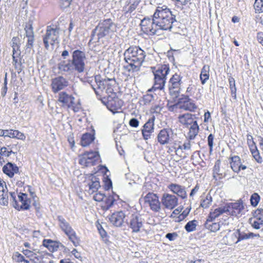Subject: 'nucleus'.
Returning <instances> with one entry per match:
<instances>
[{"label":"nucleus","mask_w":263,"mask_h":263,"mask_svg":"<svg viewBox=\"0 0 263 263\" xmlns=\"http://www.w3.org/2000/svg\"><path fill=\"white\" fill-rule=\"evenodd\" d=\"M125 62L127 64L124 68L128 71H138L144 62L145 52L138 46H130L123 53Z\"/></svg>","instance_id":"f257e3e1"},{"label":"nucleus","mask_w":263,"mask_h":263,"mask_svg":"<svg viewBox=\"0 0 263 263\" xmlns=\"http://www.w3.org/2000/svg\"><path fill=\"white\" fill-rule=\"evenodd\" d=\"M154 23L158 30L171 31L174 23L177 22L176 16L165 5L158 6L154 13Z\"/></svg>","instance_id":"f03ea898"},{"label":"nucleus","mask_w":263,"mask_h":263,"mask_svg":"<svg viewBox=\"0 0 263 263\" xmlns=\"http://www.w3.org/2000/svg\"><path fill=\"white\" fill-rule=\"evenodd\" d=\"M81 80L90 84L98 96H104L105 93L108 94L114 91V86L116 82L114 79H101L100 76H96L94 82L92 77H84Z\"/></svg>","instance_id":"7ed1b4c3"},{"label":"nucleus","mask_w":263,"mask_h":263,"mask_svg":"<svg viewBox=\"0 0 263 263\" xmlns=\"http://www.w3.org/2000/svg\"><path fill=\"white\" fill-rule=\"evenodd\" d=\"M152 72L154 76V82L153 87L148 91L156 90H162L165 86L167 75L170 69L168 64L159 65L155 67H151Z\"/></svg>","instance_id":"20e7f679"},{"label":"nucleus","mask_w":263,"mask_h":263,"mask_svg":"<svg viewBox=\"0 0 263 263\" xmlns=\"http://www.w3.org/2000/svg\"><path fill=\"white\" fill-rule=\"evenodd\" d=\"M116 26L112 20L107 18L100 21L99 23L92 31L91 40H99L116 31Z\"/></svg>","instance_id":"39448f33"},{"label":"nucleus","mask_w":263,"mask_h":263,"mask_svg":"<svg viewBox=\"0 0 263 263\" xmlns=\"http://www.w3.org/2000/svg\"><path fill=\"white\" fill-rule=\"evenodd\" d=\"M194 117L195 115L189 113L179 115L178 117L179 122L185 127H189L187 135L190 140L194 139L199 130V126Z\"/></svg>","instance_id":"423d86ee"},{"label":"nucleus","mask_w":263,"mask_h":263,"mask_svg":"<svg viewBox=\"0 0 263 263\" xmlns=\"http://www.w3.org/2000/svg\"><path fill=\"white\" fill-rule=\"evenodd\" d=\"M102 102L105 104L107 108L110 110L113 114L116 112H120L119 110L121 109L123 105V101L116 96L115 93L113 91L108 94L105 93Z\"/></svg>","instance_id":"0eeeda50"},{"label":"nucleus","mask_w":263,"mask_h":263,"mask_svg":"<svg viewBox=\"0 0 263 263\" xmlns=\"http://www.w3.org/2000/svg\"><path fill=\"white\" fill-rule=\"evenodd\" d=\"M57 219L59 222V226L62 230L68 236L69 239L73 243L76 247L79 245L80 240L76 236V233L71 228L69 222L62 216H58Z\"/></svg>","instance_id":"6e6552de"},{"label":"nucleus","mask_w":263,"mask_h":263,"mask_svg":"<svg viewBox=\"0 0 263 263\" xmlns=\"http://www.w3.org/2000/svg\"><path fill=\"white\" fill-rule=\"evenodd\" d=\"M85 60L86 54L84 52L80 50H76L73 51L71 61L75 71L79 73H82L84 71Z\"/></svg>","instance_id":"1a4fd4ad"},{"label":"nucleus","mask_w":263,"mask_h":263,"mask_svg":"<svg viewBox=\"0 0 263 263\" xmlns=\"http://www.w3.org/2000/svg\"><path fill=\"white\" fill-rule=\"evenodd\" d=\"M59 29L53 26H47L46 33L43 36V43L46 49H48L49 45H53L59 38Z\"/></svg>","instance_id":"9d476101"},{"label":"nucleus","mask_w":263,"mask_h":263,"mask_svg":"<svg viewBox=\"0 0 263 263\" xmlns=\"http://www.w3.org/2000/svg\"><path fill=\"white\" fill-rule=\"evenodd\" d=\"M79 157V163L86 167L96 165L100 158L98 152L93 151L85 152Z\"/></svg>","instance_id":"9b49d317"},{"label":"nucleus","mask_w":263,"mask_h":263,"mask_svg":"<svg viewBox=\"0 0 263 263\" xmlns=\"http://www.w3.org/2000/svg\"><path fill=\"white\" fill-rule=\"evenodd\" d=\"M182 77L177 73L172 76L168 82V89L171 96L176 98L180 92Z\"/></svg>","instance_id":"f8f14e48"},{"label":"nucleus","mask_w":263,"mask_h":263,"mask_svg":"<svg viewBox=\"0 0 263 263\" xmlns=\"http://www.w3.org/2000/svg\"><path fill=\"white\" fill-rule=\"evenodd\" d=\"M154 15H153V18L149 17H144L141 21L140 25L141 30L145 34L148 35H154L157 33L158 30V27L155 23Z\"/></svg>","instance_id":"ddd939ff"},{"label":"nucleus","mask_w":263,"mask_h":263,"mask_svg":"<svg viewBox=\"0 0 263 263\" xmlns=\"http://www.w3.org/2000/svg\"><path fill=\"white\" fill-rule=\"evenodd\" d=\"M128 224L132 232L137 233L140 232L143 226V219L138 214H132Z\"/></svg>","instance_id":"4468645a"},{"label":"nucleus","mask_w":263,"mask_h":263,"mask_svg":"<svg viewBox=\"0 0 263 263\" xmlns=\"http://www.w3.org/2000/svg\"><path fill=\"white\" fill-rule=\"evenodd\" d=\"M145 202L148 204L151 209L154 212H159L161 209V203L156 194L148 193L144 197Z\"/></svg>","instance_id":"2eb2a0df"},{"label":"nucleus","mask_w":263,"mask_h":263,"mask_svg":"<svg viewBox=\"0 0 263 263\" xmlns=\"http://www.w3.org/2000/svg\"><path fill=\"white\" fill-rule=\"evenodd\" d=\"M161 203L166 209L172 210L178 205V199L174 195L164 193L161 198Z\"/></svg>","instance_id":"dca6fc26"},{"label":"nucleus","mask_w":263,"mask_h":263,"mask_svg":"<svg viewBox=\"0 0 263 263\" xmlns=\"http://www.w3.org/2000/svg\"><path fill=\"white\" fill-rule=\"evenodd\" d=\"M158 142L161 145L170 143L173 140V132L171 129L164 128L161 129L157 135Z\"/></svg>","instance_id":"f3484780"},{"label":"nucleus","mask_w":263,"mask_h":263,"mask_svg":"<svg viewBox=\"0 0 263 263\" xmlns=\"http://www.w3.org/2000/svg\"><path fill=\"white\" fill-rule=\"evenodd\" d=\"M68 85V81L62 76H59L52 80L51 86L54 93H57L63 89Z\"/></svg>","instance_id":"a211bd4d"},{"label":"nucleus","mask_w":263,"mask_h":263,"mask_svg":"<svg viewBox=\"0 0 263 263\" xmlns=\"http://www.w3.org/2000/svg\"><path fill=\"white\" fill-rule=\"evenodd\" d=\"M179 100L181 109L194 112L197 108V106L195 104L194 101L190 99L187 95L185 96L183 98H180Z\"/></svg>","instance_id":"6ab92c4d"},{"label":"nucleus","mask_w":263,"mask_h":263,"mask_svg":"<svg viewBox=\"0 0 263 263\" xmlns=\"http://www.w3.org/2000/svg\"><path fill=\"white\" fill-rule=\"evenodd\" d=\"M154 121L155 117H153L143 125L142 134L144 140H148L151 138L152 134L154 132Z\"/></svg>","instance_id":"aec40b11"},{"label":"nucleus","mask_w":263,"mask_h":263,"mask_svg":"<svg viewBox=\"0 0 263 263\" xmlns=\"http://www.w3.org/2000/svg\"><path fill=\"white\" fill-rule=\"evenodd\" d=\"M226 213L237 216L243 209L242 204L239 202L230 203L224 206Z\"/></svg>","instance_id":"412c9836"},{"label":"nucleus","mask_w":263,"mask_h":263,"mask_svg":"<svg viewBox=\"0 0 263 263\" xmlns=\"http://www.w3.org/2000/svg\"><path fill=\"white\" fill-rule=\"evenodd\" d=\"M167 187L174 194L177 195L182 199L187 198V193L185 186L176 183H171L167 186Z\"/></svg>","instance_id":"4be33fe9"},{"label":"nucleus","mask_w":263,"mask_h":263,"mask_svg":"<svg viewBox=\"0 0 263 263\" xmlns=\"http://www.w3.org/2000/svg\"><path fill=\"white\" fill-rule=\"evenodd\" d=\"M75 98L65 92H61L59 95L58 101L68 108L74 107Z\"/></svg>","instance_id":"5701e85b"},{"label":"nucleus","mask_w":263,"mask_h":263,"mask_svg":"<svg viewBox=\"0 0 263 263\" xmlns=\"http://www.w3.org/2000/svg\"><path fill=\"white\" fill-rule=\"evenodd\" d=\"M126 217L125 213L122 211L113 213L109 218L110 222L116 227H121Z\"/></svg>","instance_id":"b1692460"},{"label":"nucleus","mask_w":263,"mask_h":263,"mask_svg":"<svg viewBox=\"0 0 263 263\" xmlns=\"http://www.w3.org/2000/svg\"><path fill=\"white\" fill-rule=\"evenodd\" d=\"M231 167L232 170L237 173H238L241 170H245L247 166L242 164L241 159L238 156H234L230 158Z\"/></svg>","instance_id":"393cba45"},{"label":"nucleus","mask_w":263,"mask_h":263,"mask_svg":"<svg viewBox=\"0 0 263 263\" xmlns=\"http://www.w3.org/2000/svg\"><path fill=\"white\" fill-rule=\"evenodd\" d=\"M8 192L6 183L0 180V203L2 205H7L8 204Z\"/></svg>","instance_id":"a878e982"},{"label":"nucleus","mask_w":263,"mask_h":263,"mask_svg":"<svg viewBox=\"0 0 263 263\" xmlns=\"http://www.w3.org/2000/svg\"><path fill=\"white\" fill-rule=\"evenodd\" d=\"M4 173L8 175L9 177L12 178L14 174H17L19 172V168L17 166L11 162H8L3 167Z\"/></svg>","instance_id":"bb28decb"},{"label":"nucleus","mask_w":263,"mask_h":263,"mask_svg":"<svg viewBox=\"0 0 263 263\" xmlns=\"http://www.w3.org/2000/svg\"><path fill=\"white\" fill-rule=\"evenodd\" d=\"M43 246L47 248L51 252L57 251L60 246L63 247V245L60 242L46 239L43 241Z\"/></svg>","instance_id":"cd10ccee"},{"label":"nucleus","mask_w":263,"mask_h":263,"mask_svg":"<svg viewBox=\"0 0 263 263\" xmlns=\"http://www.w3.org/2000/svg\"><path fill=\"white\" fill-rule=\"evenodd\" d=\"M58 68L61 71L68 72L69 73H71L75 71L72 62L70 60L61 61L58 65Z\"/></svg>","instance_id":"c85d7f7f"},{"label":"nucleus","mask_w":263,"mask_h":263,"mask_svg":"<svg viewBox=\"0 0 263 263\" xmlns=\"http://www.w3.org/2000/svg\"><path fill=\"white\" fill-rule=\"evenodd\" d=\"M18 198L22 204L19 205V209H16L19 211L21 210H28L30 208V200L28 198L27 195L20 193L18 195Z\"/></svg>","instance_id":"c756f323"},{"label":"nucleus","mask_w":263,"mask_h":263,"mask_svg":"<svg viewBox=\"0 0 263 263\" xmlns=\"http://www.w3.org/2000/svg\"><path fill=\"white\" fill-rule=\"evenodd\" d=\"M140 1V0H127L126 5L123 8L125 13H130L133 12L139 4Z\"/></svg>","instance_id":"7c9ffc66"},{"label":"nucleus","mask_w":263,"mask_h":263,"mask_svg":"<svg viewBox=\"0 0 263 263\" xmlns=\"http://www.w3.org/2000/svg\"><path fill=\"white\" fill-rule=\"evenodd\" d=\"M5 134V137L16 138L22 140H25L26 139L25 135L17 130L7 129Z\"/></svg>","instance_id":"2f4dec72"},{"label":"nucleus","mask_w":263,"mask_h":263,"mask_svg":"<svg viewBox=\"0 0 263 263\" xmlns=\"http://www.w3.org/2000/svg\"><path fill=\"white\" fill-rule=\"evenodd\" d=\"M116 197H118V196L114 195H109L107 197L105 196L103 201L104 204L102 205L103 209L107 210L111 208L116 201Z\"/></svg>","instance_id":"473e14b6"},{"label":"nucleus","mask_w":263,"mask_h":263,"mask_svg":"<svg viewBox=\"0 0 263 263\" xmlns=\"http://www.w3.org/2000/svg\"><path fill=\"white\" fill-rule=\"evenodd\" d=\"M95 139L94 134L90 133H85L83 134L81 138V144L82 146H87L89 145Z\"/></svg>","instance_id":"72a5a7b5"},{"label":"nucleus","mask_w":263,"mask_h":263,"mask_svg":"<svg viewBox=\"0 0 263 263\" xmlns=\"http://www.w3.org/2000/svg\"><path fill=\"white\" fill-rule=\"evenodd\" d=\"M226 213L224 206H221L211 211L208 216L207 220H214L219 215Z\"/></svg>","instance_id":"f704fd0d"},{"label":"nucleus","mask_w":263,"mask_h":263,"mask_svg":"<svg viewBox=\"0 0 263 263\" xmlns=\"http://www.w3.org/2000/svg\"><path fill=\"white\" fill-rule=\"evenodd\" d=\"M210 66L209 65H204L202 67L200 75V78L202 84H205L206 81L209 79Z\"/></svg>","instance_id":"c9c22d12"},{"label":"nucleus","mask_w":263,"mask_h":263,"mask_svg":"<svg viewBox=\"0 0 263 263\" xmlns=\"http://www.w3.org/2000/svg\"><path fill=\"white\" fill-rule=\"evenodd\" d=\"M213 220H206L204 223V227L206 229L213 232H215L219 230L220 224L217 222H213Z\"/></svg>","instance_id":"e433bc0d"},{"label":"nucleus","mask_w":263,"mask_h":263,"mask_svg":"<svg viewBox=\"0 0 263 263\" xmlns=\"http://www.w3.org/2000/svg\"><path fill=\"white\" fill-rule=\"evenodd\" d=\"M89 186V191L91 193H93L100 186L99 181L95 177L92 178V180L88 183Z\"/></svg>","instance_id":"4c0bfd02"},{"label":"nucleus","mask_w":263,"mask_h":263,"mask_svg":"<svg viewBox=\"0 0 263 263\" xmlns=\"http://www.w3.org/2000/svg\"><path fill=\"white\" fill-rule=\"evenodd\" d=\"M155 101V96L150 93H146L142 97L140 101L143 105L147 106L153 104Z\"/></svg>","instance_id":"58836bf2"},{"label":"nucleus","mask_w":263,"mask_h":263,"mask_svg":"<svg viewBox=\"0 0 263 263\" xmlns=\"http://www.w3.org/2000/svg\"><path fill=\"white\" fill-rule=\"evenodd\" d=\"M233 236L237 239L236 243H237L241 240L248 239V233H246L243 232H241L240 230L237 229L233 234Z\"/></svg>","instance_id":"ea45409f"},{"label":"nucleus","mask_w":263,"mask_h":263,"mask_svg":"<svg viewBox=\"0 0 263 263\" xmlns=\"http://www.w3.org/2000/svg\"><path fill=\"white\" fill-rule=\"evenodd\" d=\"M12 64L15 70L18 73H20L23 70L22 58H16V57L15 58L14 57V58H12Z\"/></svg>","instance_id":"a19ab883"},{"label":"nucleus","mask_w":263,"mask_h":263,"mask_svg":"<svg viewBox=\"0 0 263 263\" xmlns=\"http://www.w3.org/2000/svg\"><path fill=\"white\" fill-rule=\"evenodd\" d=\"M198 222L196 220L189 221L185 226L184 229L187 232L194 231L197 226Z\"/></svg>","instance_id":"79ce46f5"},{"label":"nucleus","mask_w":263,"mask_h":263,"mask_svg":"<svg viewBox=\"0 0 263 263\" xmlns=\"http://www.w3.org/2000/svg\"><path fill=\"white\" fill-rule=\"evenodd\" d=\"M220 171V164L219 162H216L213 168V178L216 180L218 179H220L222 176V174L219 173Z\"/></svg>","instance_id":"37998d69"},{"label":"nucleus","mask_w":263,"mask_h":263,"mask_svg":"<svg viewBox=\"0 0 263 263\" xmlns=\"http://www.w3.org/2000/svg\"><path fill=\"white\" fill-rule=\"evenodd\" d=\"M212 201V198L210 194H208L205 199L202 200L200 203V206L204 209L209 207Z\"/></svg>","instance_id":"c03bdc74"},{"label":"nucleus","mask_w":263,"mask_h":263,"mask_svg":"<svg viewBox=\"0 0 263 263\" xmlns=\"http://www.w3.org/2000/svg\"><path fill=\"white\" fill-rule=\"evenodd\" d=\"M251 154L256 160L259 163H261L262 162V158L260 156L259 151L257 147L250 150Z\"/></svg>","instance_id":"a18cd8bd"},{"label":"nucleus","mask_w":263,"mask_h":263,"mask_svg":"<svg viewBox=\"0 0 263 263\" xmlns=\"http://www.w3.org/2000/svg\"><path fill=\"white\" fill-rule=\"evenodd\" d=\"M254 7L256 13H261L263 12V1L255 0Z\"/></svg>","instance_id":"49530a36"},{"label":"nucleus","mask_w":263,"mask_h":263,"mask_svg":"<svg viewBox=\"0 0 263 263\" xmlns=\"http://www.w3.org/2000/svg\"><path fill=\"white\" fill-rule=\"evenodd\" d=\"M260 196L257 193H253L250 198L251 204L253 206H256L260 200Z\"/></svg>","instance_id":"de8ad7c7"},{"label":"nucleus","mask_w":263,"mask_h":263,"mask_svg":"<svg viewBox=\"0 0 263 263\" xmlns=\"http://www.w3.org/2000/svg\"><path fill=\"white\" fill-rule=\"evenodd\" d=\"M26 32V36L28 37H34V32L32 24L28 23L27 24L25 28Z\"/></svg>","instance_id":"09e8293b"},{"label":"nucleus","mask_w":263,"mask_h":263,"mask_svg":"<svg viewBox=\"0 0 263 263\" xmlns=\"http://www.w3.org/2000/svg\"><path fill=\"white\" fill-rule=\"evenodd\" d=\"M251 226L255 229H259L260 226L263 224V220H253L252 218L249 219Z\"/></svg>","instance_id":"8fccbe9b"},{"label":"nucleus","mask_w":263,"mask_h":263,"mask_svg":"<svg viewBox=\"0 0 263 263\" xmlns=\"http://www.w3.org/2000/svg\"><path fill=\"white\" fill-rule=\"evenodd\" d=\"M247 144L250 148V150L257 147L255 143L253 141V136L250 134L247 135Z\"/></svg>","instance_id":"3c124183"},{"label":"nucleus","mask_w":263,"mask_h":263,"mask_svg":"<svg viewBox=\"0 0 263 263\" xmlns=\"http://www.w3.org/2000/svg\"><path fill=\"white\" fill-rule=\"evenodd\" d=\"M167 107L169 111L172 112H177L178 109H181L180 100L179 99L178 102L173 105H167Z\"/></svg>","instance_id":"603ef678"},{"label":"nucleus","mask_w":263,"mask_h":263,"mask_svg":"<svg viewBox=\"0 0 263 263\" xmlns=\"http://www.w3.org/2000/svg\"><path fill=\"white\" fill-rule=\"evenodd\" d=\"M254 218L258 220H263V209H257L253 214Z\"/></svg>","instance_id":"864d4df0"},{"label":"nucleus","mask_w":263,"mask_h":263,"mask_svg":"<svg viewBox=\"0 0 263 263\" xmlns=\"http://www.w3.org/2000/svg\"><path fill=\"white\" fill-rule=\"evenodd\" d=\"M214 138V136L212 134H210L208 137V142L210 148L209 152L210 154H211L213 152Z\"/></svg>","instance_id":"5fc2aeb1"},{"label":"nucleus","mask_w":263,"mask_h":263,"mask_svg":"<svg viewBox=\"0 0 263 263\" xmlns=\"http://www.w3.org/2000/svg\"><path fill=\"white\" fill-rule=\"evenodd\" d=\"M11 47L15 49L20 48V39L18 37H13L11 42Z\"/></svg>","instance_id":"6e6d98bb"},{"label":"nucleus","mask_w":263,"mask_h":263,"mask_svg":"<svg viewBox=\"0 0 263 263\" xmlns=\"http://www.w3.org/2000/svg\"><path fill=\"white\" fill-rule=\"evenodd\" d=\"M10 200H12L13 202V207L15 209H19V205L17 203L16 200V193H15V192H10Z\"/></svg>","instance_id":"4d7b16f0"},{"label":"nucleus","mask_w":263,"mask_h":263,"mask_svg":"<svg viewBox=\"0 0 263 263\" xmlns=\"http://www.w3.org/2000/svg\"><path fill=\"white\" fill-rule=\"evenodd\" d=\"M12 153H13V152L12 151H8L6 147L0 148V155L3 156L9 157Z\"/></svg>","instance_id":"13d9d810"},{"label":"nucleus","mask_w":263,"mask_h":263,"mask_svg":"<svg viewBox=\"0 0 263 263\" xmlns=\"http://www.w3.org/2000/svg\"><path fill=\"white\" fill-rule=\"evenodd\" d=\"M105 197V195L104 194L101 193V192L97 193L93 196L94 200L99 202L103 201Z\"/></svg>","instance_id":"bf43d9fd"},{"label":"nucleus","mask_w":263,"mask_h":263,"mask_svg":"<svg viewBox=\"0 0 263 263\" xmlns=\"http://www.w3.org/2000/svg\"><path fill=\"white\" fill-rule=\"evenodd\" d=\"M23 253L27 257L31 258H37L35 256L36 255V254L29 250H27V249L24 250L23 251Z\"/></svg>","instance_id":"052dcab7"},{"label":"nucleus","mask_w":263,"mask_h":263,"mask_svg":"<svg viewBox=\"0 0 263 263\" xmlns=\"http://www.w3.org/2000/svg\"><path fill=\"white\" fill-rule=\"evenodd\" d=\"M182 147L183 145L180 144L178 145L177 147H174L176 154L180 157H181V154L183 153L182 150L183 149Z\"/></svg>","instance_id":"680f3d73"},{"label":"nucleus","mask_w":263,"mask_h":263,"mask_svg":"<svg viewBox=\"0 0 263 263\" xmlns=\"http://www.w3.org/2000/svg\"><path fill=\"white\" fill-rule=\"evenodd\" d=\"M72 0H60V5L63 8L69 7Z\"/></svg>","instance_id":"e2e57ef3"},{"label":"nucleus","mask_w":263,"mask_h":263,"mask_svg":"<svg viewBox=\"0 0 263 263\" xmlns=\"http://www.w3.org/2000/svg\"><path fill=\"white\" fill-rule=\"evenodd\" d=\"M139 121L134 118L131 119L129 122V125L133 127H137L139 126Z\"/></svg>","instance_id":"0e129e2a"},{"label":"nucleus","mask_w":263,"mask_h":263,"mask_svg":"<svg viewBox=\"0 0 263 263\" xmlns=\"http://www.w3.org/2000/svg\"><path fill=\"white\" fill-rule=\"evenodd\" d=\"M98 230L99 231V232L101 236V237L103 239H105L106 238L107 235L106 231L103 229L102 226L100 225L98 227Z\"/></svg>","instance_id":"69168bd1"},{"label":"nucleus","mask_w":263,"mask_h":263,"mask_svg":"<svg viewBox=\"0 0 263 263\" xmlns=\"http://www.w3.org/2000/svg\"><path fill=\"white\" fill-rule=\"evenodd\" d=\"M34 37H28L27 43L26 44V48L31 49L32 48L34 43Z\"/></svg>","instance_id":"338daca9"},{"label":"nucleus","mask_w":263,"mask_h":263,"mask_svg":"<svg viewBox=\"0 0 263 263\" xmlns=\"http://www.w3.org/2000/svg\"><path fill=\"white\" fill-rule=\"evenodd\" d=\"M150 110L152 113H159L161 111V108L159 105H155L151 108Z\"/></svg>","instance_id":"774afa93"}]
</instances>
